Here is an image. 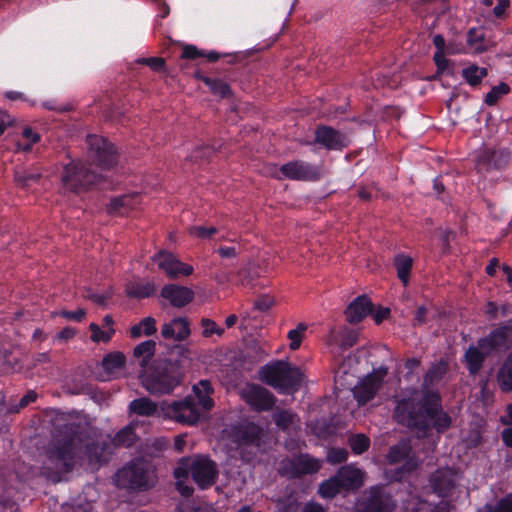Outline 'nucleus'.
Masks as SVG:
<instances>
[{"label":"nucleus","mask_w":512,"mask_h":512,"mask_svg":"<svg viewBox=\"0 0 512 512\" xmlns=\"http://www.w3.org/2000/svg\"><path fill=\"white\" fill-rule=\"evenodd\" d=\"M488 75V70L485 67H479L476 64H471L462 70V77L472 87L481 84L482 80Z\"/></svg>","instance_id":"nucleus-35"},{"label":"nucleus","mask_w":512,"mask_h":512,"mask_svg":"<svg viewBox=\"0 0 512 512\" xmlns=\"http://www.w3.org/2000/svg\"><path fill=\"white\" fill-rule=\"evenodd\" d=\"M358 364V358L355 355L346 356L338 369L335 372V379L338 381L344 376L354 372L355 367Z\"/></svg>","instance_id":"nucleus-44"},{"label":"nucleus","mask_w":512,"mask_h":512,"mask_svg":"<svg viewBox=\"0 0 512 512\" xmlns=\"http://www.w3.org/2000/svg\"><path fill=\"white\" fill-rule=\"evenodd\" d=\"M152 261L171 279L189 276L194 271L192 265L182 262L177 256L166 250L156 253L152 257Z\"/></svg>","instance_id":"nucleus-12"},{"label":"nucleus","mask_w":512,"mask_h":512,"mask_svg":"<svg viewBox=\"0 0 512 512\" xmlns=\"http://www.w3.org/2000/svg\"><path fill=\"white\" fill-rule=\"evenodd\" d=\"M61 315L66 318L67 320H72L76 322H80L84 319L86 312L82 308H78L75 311H62Z\"/></svg>","instance_id":"nucleus-58"},{"label":"nucleus","mask_w":512,"mask_h":512,"mask_svg":"<svg viewBox=\"0 0 512 512\" xmlns=\"http://www.w3.org/2000/svg\"><path fill=\"white\" fill-rule=\"evenodd\" d=\"M485 512H512V494L507 495L495 505H487Z\"/></svg>","instance_id":"nucleus-53"},{"label":"nucleus","mask_w":512,"mask_h":512,"mask_svg":"<svg viewBox=\"0 0 512 512\" xmlns=\"http://www.w3.org/2000/svg\"><path fill=\"white\" fill-rule=\"evenodd\" d=\"M509 92V86L505 83H500L494 87L486 94L485 103L488 106H492L497 103V101L504 95Z\"/></svg>","instance_id":"nucleus-47"},{"label":"nucleus","mask_w":512,"mask_h":512,"mask_svg":"<svg viewBox=\"0 0 512 512\" xmlns=\"http://www.w3.org/2000/svg\"><path fill=\"white\" fill-rule=\"evenodd\" d=\"M479 345L486 352L507 350L512 347V324L510 322L492 330L489 335L479 339Z\"/></svg>","instance_id":"nucleus-19"},{"label":"nucleus","mask_w":512,"mask_h":512,"mask_svg":"<svg viewBox=\"0 0 512 512\" xmlns=\"http://www.w3.org/2000/svg\"><path fill=\"white\" fill-rule=\"evenodd\" d=\"M155 291L154 284L150 282L136 283L127 287V293L136 298H146L152 295Z\"/></svg>","instance_id":"nucleus-43"},{"label":"nucleus","mask_w":512,"mask_h":512,"mask_svg":"<svg viewBox=\"0 0 512 512\" xmlns=\"http://www.w3.org/2000/svg\"><path fill=\"white\" fill-rule=\"evenodd\" d=\"M336 476L345 490L358 489L364 482V473L352 465L341 467Z\"/></svg>","instance_id":"nucleus-28"},{"label":"nucleus","mask_w":512,"mask_h":512,"mask_svg":"<svg viewBox=\"0 0 512 512\" xmlns=\"http://www.w3.org/2000/svg\"><path fill=\"white\" fill-rule=\"evenodd\" d=\"M497 383L503 392H512V352L508 354L498 370Z\"/></svg>","instance_id":"nucleus-32"},{"label":"nucleus","mask_w":512,"mask_h":512,"mask_svg":"<svg viewBox=\"0 0 512 512\" xmlns=\"http://www.w3.org/2000/svg\"><path fill=\"white\" fill-rule=\"evenodd\" d=\"M87 157L88 159L101 169H108L116 163V150L113 144L109 143L105 138L99 135H88Z\"/></svg>","instance_id":"nucleus-9"},{"label":"nucleus","mask_w":512,"mask_h":512,"mask_svg":"<svg viewBox=\"0 0 512 512\" xmlns=\"http://www.w3.org/2000/svg\"><path fill=\"white\" fill-rule=\"evenodd\" d=\"M459 475L452 469H440L433 474L431 485L433 490L442 497H451L454 494Z\"/></svg>","instance_id":"nucleus-21"},{"label":"nucleus","mask_w":512,"mask_h":512,"mask_svg":"<svg viewBox=\"0 0 512 512\" xmlns=\"http://www.w3.org/2000/svg\"><path fill=\"white\" fill-rule=\"evenodd\" d=\"M467 45L473 53H482L485 50L484 33L477 28H470L467 32Z\"/></svg>","instance_id":"nucleus-39"},{"label":"nucleus","mask_w":512,"mask_h":512,"mask_svg":"<svg viewBox=\"0 0 512 512\" xmlns=\"http://www.w3.org/2000/svg\"><path fill=\"white\" fill-rule=\"evenodd\" d=\"M137 62L149 66L155 72L165 69V60L161 57L139 58Z\"/></svg>","instance_id":"nucleus-54"},{"label":"nucleus","mask_w":512,"mask_h":512,"mask_svg":"<svg viewBox=\"0 0 512 512\" xmlns=\"http://www.w3.org/2000/svg\"><path fill=\"white\" fill-rule=\"evenodd\" d=\"M204 56V53L199 51L195 46L193 45H186L184 48H183V51H182V58H185V59H195L197 57H202Z\"/></svg>","instance_id":"nucleus-62"},{"label":"nucleus","mask_w":512,"mask_h":512,"mask_svg":"<svg viewBox=\"0 0 512 512\" xmlns=\"http://www.w3.org/2000/svg\"><path fill=\"white\" fill-rule=\"evenodd\" d=\"M155 352V342L153 340H146L138 344L133 351V355L138 359L139 364L145 367L151 360Z\"/></svg>","instance_id":"nucleus-36"},{"label":"nucleus","mask_w":512,"mask_h":512,"mask_svg":"<svg viewBox=\"0 0 512 512\" xmlns=\"http://www.w3.org/2000/svg\"><path fill=\"white\" fill-rule=\"evenodd\" d=\"M216 252L219 254L221 258H227V259H234L238 255V251L235 247H229V246H221L219 247Z\"/></svg>","instance_id":"nucleus-63"},{"label":"nucleus","mask_w":512,"mask_h":512,"mask_svg":"<svg viewBox=\"0 0 512 512\" xmlns=\"http://www.w3.org/2000/svg\"><path fill=\"white\" fill-rule=\"evenodd\" d=\"M490 352H486L479 345V341L477 345H471L467 351L465 352V361L467 364V368L470 374H476L482 367L485 357Z\"/></svg>","instance_id":"nucleus-30"},{"label":"nucleus","mask_w":512,"mask_h":512,"mask_svg":"<svg viewBox=\"0 0 512 512\" xmlns=\"http://www.w3.org/2000/svg\"><path fill=\"white\" fill-rule=\"evenodd\" d=\"M89 330L91 331V340L95 343L108 342L115 333V329L102 330L100 326L94 322L90 323Z\"/></svg>","instance_id":"nucleus-45"},{"label":"nucleus","mask_w":512,"mask_h":512,"mask_svg":"<svg viewBox=\"0 0 512 512\" xmlns=\"http://www.w3.org/2000/svg\"><path fill=\"white\" fill-rule=\"evenodd\" d=\"M161 409L166 417L182 424L195 425L201 418L200 409L192 395L171 403H163Z\"/></svg>","instance_id":"nucleus-8"},{"label":"nucleus","mask_w":512,"mask_h":512,"mask_svg":"<svg viewBox=\"0 0 512 512\" xmlns=\"http://www.w3.org/2000/svg\"><path fill=\"white\" fill-rule=\"evenodd\" d=\"M306 330L307 325L304 323H299L295 329H292L288 332L287 337L290 340L289 347L291 350H297L300 347Z\"/></svg>","instance_id":"nucleus-48"},{"label":"nucleus","mask_w":512,"mask_h":512,"mask_svg":"<svg viewBox=\"0 0 512 512\" xmlns=\"http://www.w3.org/2000/svg\"><path fill=\"white\" fill-rule=\"evenodd\" d=\"M157 482L154 465L143 458L132 460L115 475V483L118 487L131 490H146Z\"/></svg>","instance_id":"nucleus-5"},{"label":"nucleus","mask_w":512,"mask_h":512,"mask_svg":"<svg viewBox=\"0 0 512 512\" xmlns=\"http://www.w3.org/2000/svg\"><path fill=\"white\" fill-rule=\"evenodd\" d=\"M393 507L394 502L380 487H372L356 504L358 512H389Z\"/></svg>","instance_id":"nucleus-16"},{"label":"nucleus","mask_w":512,"mask_h":512,"mask_svg":"<svg viewBox=\"0 0 512 512\" xmlns=\"http://www.w3.org/2000/svg\"><path fill=\"white\" fill-rule=\"evenodd\" d=\"M176 479V489L184 497H190L193 493V488L187 484L188 476H174Z\"/></svg>","instance_id":"nucleus-55"},{"label":"nucleus","mask_w":512,"mask_h":512,"mask_svg":"<svg viewBox=\"0 0 512 512\" xmlns=\"http://www.w3.org/2000/svg\"><path fill=\"white\" fill-rule=\"evenodd\" d=\"M277 179L311 181L319 177V169L302 160L287 162L271 173Z\"/></svg>","instance_id":"nucleus-11"},{"label":"nucleus","mask_w":512,"mask_h":512,"mask_svg":"<svg viewBox=\"0 0 512 512\" xmlns=\"http://www.w3.org/2000/svg\"><path fill=\"white\" fill-rule=\"evenodd\" d=\"M128 408L130 413L143 417L153 416L157 412V404L148 397L132 400Z\"/></svg>","instance_id":"nucleus-31"},{"label":"nucleus","mask_w":512,"mask_h":512,"mask_svg":"<svg viewBox=\"0 0 512 512\" xmlns=\"http://www.w3.org/2000/svg\"><path fill=\"white\" fill-rule=\"evenodd\" d=\"M214 151L215 148L209 146L197 148L196 151L188 158L191 161H197L198 159L208 158Z\"/></svg>","instance_id":"nucleus-57"},{"label":"nucleus","mask_w":512,"mask_h":512,"mask_svg":"<svg viewBox=\"0 0 512 512\" xmlns=\"http://www.w3.org/2000/svg\"><path fill=\"white\" fill-rule=\"evenodd\" d=\"M387 374V367L380 366L367 374L354 386L352 389L353 396L359 405H364L375 397Z\"/></svg>","instance_id":"nucleus-10"},{"label":"nucleus","mask_w":512,"mask_h":512,"mask_svg":"<svg viewBox=\"0 0 512 512\" xmlns=\"http://www.w3.org/2000/svg\"><path fill=\"white\" fill-rule=\"evenodd\" d=\"M100 174L87 168L81 161L72 160L64 165L61 175V182L65 189L79 193L95 184Z\"/></svg>","instance_id":"nucleus-7"},{"label":"nucleus","mask_w":512,"mask_h":512,"mask_svg":"<svg viewBox=\"0 0 512 512\" xmlns=\"http://www.w3.org/2000/svg\"><path fill=\"white\" fill-rule=\"evenodd\" d=\"M259 375L263 382L285 394L297 391L303 380L301 370L284 360H277L264 365L260 369Z\"/></svg>","instance_id":"nucleus-4"},{"label":"nucleus","mask_w":512,"mask_h":512,"mask_svg":"<svg viewBox=\"0 0 512 512\" xmlns=\"http://www.w3.org/2000/svg\"><path fill=\"white\" fill-rule=\"evenodd\" d=\"M177 510L178 512H198V509L189 500L180 502Z\"/></svg>","instance_id":"nucleus-64"},{"label":"nucleus","mask_w":512,"mask_h":512,"mask_svg":"<svg viewBox=\"0 0 512 512\" xmlns=\"http://www.w3.org/2000/svg\"><path fill=\"white\" fill-rule=\"evenodd\" d=\"M413 259L405 254H397L394 257V266L397 271V276L404 286L408 284L410 271L412 269Z\"/></svg>","instance_id":"nucleus-34"},{"label":"nucleus","mask_w":512,"mask_h":512,"mask_svg":"<svg viewBox=\"0 0 512 512\" xmlns=\"http://www.w3.org/2000/svg\"><path fill=\"white\" fill-rule=\"evenodd\" d=\"M228 435L238 445H254L259 447L264 430L258 424L242 421L231 426L228 430Z\"/></svg>","instance_id":"nucleus-15"},{"label":"nucleus","mask_w":512,"mask_h":512,"mask_svg":"<svg viewBox=\"0 0 512 512\" xmlns=\"http://www.w3.org/2000/svg\"><path fill=\"white\" fill-rule=\"evenodd\" d=\"M202 336L205 338L211 337L216 334L221 336L224 333V329L219 327L215 321L209 318H203L201 320Z\"/></svg>","instance_id":"nucleus-51"},{"label":"nucleus","mask_w":512,"mask_h":512,"mask_svg":"<svg viewBox=\"0 0 512 512\" xmlns=\"http://www.w3.org/2000/svg\"><path fill=\"white\" fill-rule=\"evenodd\" d=\"M315 142L328 150H341L346 147L348 140L338 130L329 126H319L315 131Z\"/></svg>","instance_id":"nucleus-22"},{"label":"nucleus","mask_w":512,"mask_h":512,"mask_svg":"<svg viewBox=\"0 0 512 512\" xmlns=\"http://www.w3.org/2000/svg\"><path fill=\"white\" fill-rule=\"evenodd\" d=\"M219 470L217 464L204 455L181 458L174 469V476L191 475L200 489H207L215 484Z\"/></svg>","instance_id":"nucleus-6"},{"label":"nucleus","mask_w":512,"mask_h":512,"mask_svg":"<svg viewBox=\"0 0 512 512\" xmlns=\"http://www.w3.org/2000/svg\"><path fill=\"white\" fill-rule=\"evenodd\" d=\"M372 311V303L366 295L356 297L345 310L346 318L350 323H358Z\"/></svg>","instance_id":"nucleus-27"},{"label":"nucleus","mask_w":512,"mask_h":512,"mask_svg":"<svg viewBox=\"0 0 512 512\" xmlns=\"http://www.w3.org/2000/svg\"><path fill=\"white\" fill-rule=\"evenodd\" d=\"M194 401L197 400V407L204 411H209L214 406V401L212 399V394L214 389L209 380H200L198 383L194 384L192 387Z\"/></svg>","instance_id":"nucleus-29"},{"label":"nucleus","mask_w":512,"mask_h":512,"mask_svg":"<svg viewBox=\"0 0 512 512\" xmlns=\"http://www.w3.org/2000/svg\"><path fill=\"white\" fill-rule=\"evenodd\" d=\"M75 465L73 450H49L45 469L47 476L53 481H60L63 475Z\"/></svg>","instance_id":"nucleus-13"},{"label":"nucleus","mask_w":512,"mask_h":512,"mask_svg":"<svg viewBox=\"0 0 512 512\" xmlns=\"http://www.w3.org/2000/svg\"><path fill=\"white\" fill-rule=\"evenodd\" d=\"M100 450H86V458L89 460V465L92 470L97 469L101 465V461L99 458Z\"/></svg>","instance_id":"nucleus-59"},{"label":"nucleus","mask_w":512,"mask_h":512,"mask_svg":"<svg viewBox=\"0 0 512 512\" xmlns=\"http://www.w3.org/2000/svg\"><path fill=\"white\" fill-rule=\"evenodd\" d=\"M350 448H369L370 439L364 434H356L349 439Z\"/></svg>","instance_id":"nucleus-56"},{"label":"nucleus","mask_w":512,"mask_h":512,"mask_svg":"<svg viewBox=\"0 0 512 512\" xmlns=\"http://www.w3.org/2000/svg\"><path fill=\"white\" fill-rule=\"evenodd\" d=\"M309 429L312 434L320 439H326L335 432V426L325 418H319L311 421Z\"/></svg>","instance_id":"nucleus-37"},{"label":"nucleus","mask_w":512,"mask_h":512,"mask_svg":"<svg viewBox=\"0 0 512 512\" xmlns=\"http://www.w3.org/2000/svg\"><path fill=\"white\" fill-rule=\"evenodd\" d=\"M447 370V361L440 359L425 373L421 393L415 388L404 392L393 413L399 424L422 434H426L430 428L442 433L451 426L452 419L443 410L439 392L432 389L443 379Z\"/></svg>","instance_id":"nucleus-1"},{"label":"nucleus","mask_w":512,"mask_h":512,"mask_svg":"<svg viewBox=\"0 0 512 512\" xmlns=\"http://www.w3.org/2000/svg\"><path fill=\"white\" fill-rule=\"evenodd\" d=\"M190 334V323L186 317H175L161 327L162 337L169 340L184 341Z\"/></svg>","instance_id":"nucleus-24"},{"label":"nucleus","mask_w":512,"mask_h":512,"mask_svg":"<svg viewBox=\"0 0 512 512\" xmlns=\"http://www.w3.org/2000/svg\"><path fill=\"white\" fill-rule=\"evenodd\" d=\"M141 203V196L138 193H129L114 197L110 200L107 209L111 214L124 215L133 210Z\"/></svg>","instance_id":"nucleus-26"},{"label":"nucleus","mask_w":512,"mask_h":512,"mask_svg":"<svg viewBox=\"0 0 512 512\" xmlns=\"http://www.w3.org/2000/svg\"><path fill=\"white\" fill-rule=\"evenodd\" d=\"M182 370L177 361L157 360L141 374L143 387L155 395L170 394L182 382Z\"/></svg>","instance_id":"nucleus-3"},{"label":"nucleus","mask_w":512,"mask_h":512,"mask_svg":"<svg viewBox=\"0 0 512 512\" xmlns=\"http://www.w3.org/2000/svg\"><path fill=\"white\" fill-rule=\"evenodd\" d=\"M296 415L290 410H279L273 414L275 424L281 429H288L294 424Z\"/></svg>","instance_id":"nucleus-46"},{"label":"nucleus","mask_w":512,"mask_h":512,"mask_svg":"<svg viewBox=\"0 0 512 512\" xmlns=\"http://www.w3.org/2000/svg\"><path fill=\"white\" fill-rule=\"evenodd\" d=\"M341 489L343 488L340 484V481L338 480L337 476H334L328 480H325L319 486L318 491L323 498H333L340 492Z\"/></svg>","instance_id":"nucleus-42"},{"label":"nucleus","mask_w":512,"mask_h":512,"mask_svg":"<svg viewBox=\"0 0 512 512\" xmlns=\"http://www.w3.org/2000/svg\"><path fill=\"white\" fill-rule=\"evenodd\" d=\"M22 137L27 141L18 142L17 147L22 151H30L32 145L40 140V135L28 127L22 131Z\"/></svg>","instance_id":"nucleus-50"},{"label":"nucleus","mask_w":512,"mask_h":512,"mask_svg":"<svg viewBox=\"0 0 512 512\" xmlns=\"http://www.w3.org/2000/svg\"><path fill=\"white\" fill-rule=\"evenodd\" d=\"M136 439L134 428L128 425L115 434L113 445L115 448H137Z\"/></svg>","instance_id":"nucleus-33"},{"label":"nucleus","mask_w":512,"mask_h":512,"mask_svg":"<svg viewBox=\"0 0 512 512\" xmlns=\"http://www.w3.org/2000/svg\"><path fill=\"white\" fill-rule=\"evenodd\" d=\"M446 51H439L434 53V61L439 71L443 72L448 67V60L445 57Z\"/></svg>","instance_id":"nucleus-61"},{"label":"nucleus","mask_w":512,"mask_h":512,"mask_svg":"<svg viewBox=\"0 0 512 512\" xmlns=\"http://www.w3.org/2000/svg\"><path fill=\"white\" fill-rule=\"evenodd\" d=\"M202 80L213 94L221 98L227 97L231 92L230 86L221 79L204 76Z\"/></svg>","instance_id":"nucleus-40"},{"label":"nucleus","mask_w":512,"mask_h":512,"mask_svg":"<svg viewBox=\"0 0 512 512\" xmlns=\"http://www.w3.org/2000/svg\"><path fill=\"white\" fill-rule=\"evenodd\" d=\"M242 396L245 402L255 411H269L275 404L274 396L259 385H248L243 389Z\"/></svg>","instance_id":"nucleus-20"},{"label":"nucleus","mask_w":512,"mask_h":512,"mask_svg":"<svg viewBox=\"0 0 512 512\" xmlns=\"http://www.w3.org/2000/svg\"><path fill=\"white\" fill-rule=\"evenodd\" d=\"M321 468V461L308 455L301 454L291 460H284L279 471L288 477H297L304 474H312Z\"/></svg>","instance_id":"nucleus-17"},{"label":"nucleus","mask_w":512,"mask_h":512,"mask_svg":"<svg viewBox=\"0 0 512 512\" xmlns=\"http://www.w3.org/2000/svg\"><path fill=\"white\" fill-rule=\"evenodd\" d=\"M189 234L193 237L202 239V240H210L214 239V236L218 234V230L215 227H205V226H192L189 228ZM225 237L223 235L215 238L217 241L224 240Z\"/></svg>","instance_id":"nucleus-41"},{"label":"nucleus","mask_w":512,"mask_h":512,"mask_svg":"<svg viewBox=\"0 0 512 512\" xmlns=\"http://www.w3.org/2000/svg\"><path fill=\"white\" fill-rule=\"evenodd\" d=\"M156 332V321L152 317H146L130 330L132 338H138L142 335L150 336Z\"/></svg>","instance_id":"nucleus-38"},{"label":"nucleus","mask_w":512,"mask_h":512,"mask_svg":"<svg viewBox=\"0 0 512 512\" xmlns=\"http://www.w3.org/2000/svg\"><path fill=\"white\" fill-rule=\"evenodd\" d=\"M40 174L36 172L23 171L21 173H16L15 181L21 187H28L32 183H35L39 180Z\"/></svg>","instance_id":"nucleus-52"},{"label":"nucleus","mask_w":512,"mask_h":512,"mask_svg":"<svg viewBox=\"0 0 512 512\" xmlns=\"http://www.w3.org/2000/svg\"><path fill=\"white\" fill-rule=\"evenodd\" d=\"M358 332L347 327L331 329L326 337V345L334 357L341 356L342 353L355 345L358 341Z\"/></svg>","instance_id":"nucleus-18"},{"label":"nucleus","mask_w":512,"mask_h":512,"mask_svg":"<svg viewBox=\"0 0 512 512\" xmlns=\"http://www.w3.org/2000/svg\"><path fill=\"white\" fill-rule=\"evenodd\" d=\"M161 296L168 300L173 307L181 308L193 300L194 292L185 286L167 284L162 287Z\"/></svg>","instance_id":"nucleus-23"},{"label":"nucleus","mask_w":512,"mask_h":512,"mask_svg":"<svg viewBox=\"0 0 512 512\" xmlns=\"http://www.w3.org/2000/svg\"><path fill=\"white\" fill-rule=\"evenodd\" d=\"M510 160V154L506 149L485 148L479 152L475 159V167L479 174L504 169Z\"/></svg>","instance_id":"nucleus-14"},{"label":"nucleus","mask_w":512,"mask_h":512,"mask_svg":"<svg viewBox=\"0 0 512 512\" xmlns=\"http://www.w3.org/2000/svg\"><path fill=\"white\" fill-rule=\"evenodd\" d=\"M37 399V393L33 390H29L17 404L11 405L8 408L4 406L2 413H18L21 409L25 408L29 404L35 402Z\"/></svg>","instance_id":"nucleus-49"},{"label":"nucleus","mask_w":512,"mask_h":512,"mask_svg":"<svg viewBox=\"0 0 512 512\" xmlns=\"http://www.w3.org/2000/svg\"><path fill=\"white\" fill-rule=\"evenodd\" d=\"M346 458V450H331V452L327 455V460L333 464L343 462L346 460Z\"/></svg>","instance_id":"nucleus-60"},{"label":"nucleus","mask_w":512,"mask_h":512,"mask_svg":"<svg viewBox=\"0 0 512 512\" xmlns=\"http://www.w3.org/2000/svg\"><path fill=\"white\" fill-rule=\"evenodd\" d=\"M55 424L52 437L55 441L54 448H96L94 445L97 437V429L86 416H73L61 411H56Z\"/></svg>","instance_id":"nucleus-2"},{"label":"nucleus","mask_w":512,"mask_h":512,"mask_svg":"<svg viewBox=\"0 0 512 512\" xmlns=\"http://www.w3.org/2000/svg\"><path fill=\"white\" fill-rule=\"evenodd\" d=\"M125 356L121 352H111L102 359L103 372L99 375L101 381H107L116 377L125 366Z\"/></svg>","instance_id":"nucleus-25"}]
</instances>
